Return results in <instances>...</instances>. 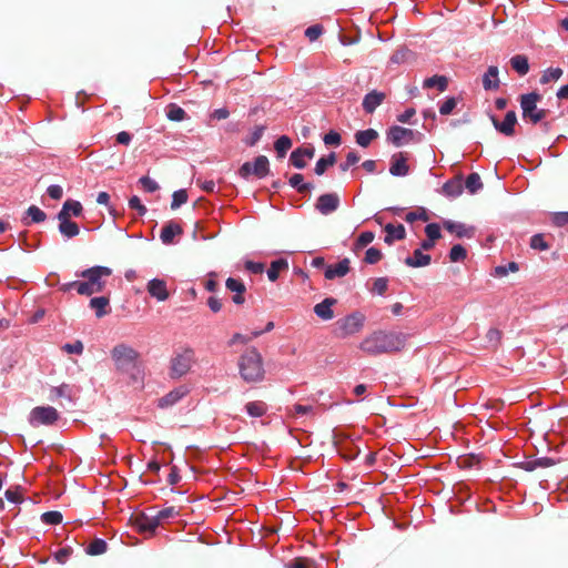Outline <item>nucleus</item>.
Segmentation results:
<instances>
[{"instance_id":"nucleus-1","label":"nucleus","mask_w":568,"mask_h":568,"mask_svg":"<svg viewBox=\"0 0 568 568\" xmlns=\"http://www.w3.org/2000/svg\"><path fill=\"white\" fill-rule=\"evenodd\" d=\"M405 342L402 333L377 331L364 338L359 348L369 355H379L399 351Z\"/></svg>"},{"instance_id":"nucleus-2","label":"nucleus","mask_w":568,"mask_h":568,"mask_svg":"<svg viewBox=\"0 0 568 568\" xmlns=\"http://www.w3.org/2000/svg\"><path fill=\"white\" fill-rule=\"evenodd\" d=\"M112 275V268L104 265H94L75 272L77 277L83 278L82 295L92 296L102 293L106 287V278Z\"/></svg>"},{"instance_id":"nucleus-3","label":"nucleus","mask_w":568,"mask_h":568,"mask_svg":"<svg viewBox=\"0 0 568 568\" xmlns=\"http://www.w3.org/2000/svg\"><path fill=\"white\" fill-rule=\"evenodd\" d=\"M111 357L118 371L130 373L134 382L139 381L141 368L138 364L139 353L134 348L125 344H118L112 348Z\"/></svg>"},{"instance_id":"nucleus-4","label":"nucleus","mask_w":568,"mask_h":568,"mask_svg":"<svg viewBox=\"0 0 568 568\" xmlns=\"http://www.w3.org/2000/svg\"><path fill=\"white\" fill-rule=\"evenodd\" d=\"M241 377L247 383L260 382L264 377L262 355L255 347L247 348L239 359Z\"/></svg>"},{"instance_id":"nucleus-5","label":"nucleus","mask_w":568,"mask_h":568,"mask_svg":"<svg viewBox=\"0 0 568 568\" xmlns=\"http://www.w3.org/2000/svg\"><path fill=\"white\" fill-rule=\"evenodd\" d=\"M541 100V94L532 91L520 95V108L523 110V118L529 120L531 123L537 124L541 122L546 115V109H538L537 103Z\"/></svg>"},{"instance_id":"nucleus-6","label":"nucleus","mask_w":568,"mask_h":568,"mask_svg":"<svg viewBox=\"0 0 568 568\" xmlns=\"http://www.w3.org/2000/svg\"><path fill=\"white\" fill-rule=\"evenodd\" d=\"M270 173V161L265 155H257L253 162H244L237 170L239 176L245 181H248L253 175L256 179H264Z\"/></svg>"},{"instance_id":"nucleus-7","label":"nucleus","mask_w":568,"mask_h":568,"mask_svg":"<svg viewBox=\"0 0 568 568\" xmlns=\"http://www.w3.org/2000/svg\"><path fill=\"white\" fill-rule=\"evenodd\" d=\"M386 139L396 148L407 144L409 141L422 142L424 134L419 131L407 129L400 125H392L386 133Z\"/></svg>"},{"instance_id":"nucleus-8","label":"nucleus","mask_w":568,"mask_h":568,"mask_svg":"<svg viewBox=\"0 0 568 568\" xmlns=\"http://www.w3.org/2000/svg\"><path fill=\"white\" fill-rule=\"evenodd\" d=\"M365 316L361 312H353L336 322V335L342 338L354 335L363 328Z\"/></svg>"},{"instance_id":"nucleus-9","label":"nucleus","mask_w":568,"mask_h":568,"mask_svg":"<svg viewBox=\"0 0 568 568\" xmlns=\"http://www.w3.org/2000/svg\"><path fill=\"white\" fill-rule=\"evenodd\" d=\"M193 362L194 351L191 347H186L182 353H176L175 356L171 358L170 377L178 379L186 375Z\"/></svg>"},{"instance_id":"nucleus-10","label":"nucleus","mask_w":568,"mask_h":568,"mask_svg":"<svg viewBox=\"0 0 568 568\" xmlns=\"http://www.w3.org/2000/svg\"><path fill=\"white\" fill-rule=\"evenodd\" d=\"M59 419V412L52 406H37L29 415V423L37 427L40 425L50 426Z\"/></svg>"},{"instance_id":"nucleus-11","label":"nucleus","mask_w":568,"mask_h":568,"mask_svg":"<svg viewBox=\"0 0 568 568\" xmlns=\"http://www.w3.org/2000/svg\"><path fill=\"white\" fill-rule=\"evenodd\" d=\"M489 119L498 133L509 138L515 135L517 114L514 110L507 111L503 121H499L494 114H490Z\"/></svg>"},{"instance_id":"nucleus-12","label":"nucleus","mask_w":568,"mask_h":568,"mask_svg":"<svg viewBox=\"0 0 568 568\" xmlns=\"http://www.w3.org/2000/svg\"><path fill=\"white\" fill-rule=\"evenodd\" d=\"M341 205L339 195L335 192L321 194L315 202V210L322 215H329Z\"/></svg>"},{"instance_id":"nucleus-13","label":"nucleus","mask_w":568,"mask_h":568,"mask_svg":"<svg viewBox=\"0 0 568 568\" xmlns=\"http://www.w3.org/2000/svg\"><path fill=\"white\" fill-rule=\"evenodd\" d=\"M315 155V148L312 144L306 146L296 148L290 155V164L297 170L306 168L307 163L305 159H313Z\"/></svg>"},{"instance_id":"nucleus-14","label":"nucleus","mask_w":568,"mask_h":568,"mask_svg":"<svg viewBox=\"0 0 568 568\" xmlns=\"http://www.w3.org/2000/svg\"><path fill=\"white\" fill-rule=\"evenodd\" d=\"M146 291L149 295L155 298L158 302H164L170 297L166 282L162 278H151L146 284Z\"/></svg>"},{"instance_id":"nucleus-15","label":"nucleus","mask_w":568,"mask_h":568,"mask_svg":"<svg viewBox=\"0 0 568 568\" xmlns=\"http://www.w3.org/2000/svg\"><path fill=\"white\" fill-rule=\"evenodd\" d=\"M443 226L447 232L455 234L459 239H471L475 235V227L462 222L445 220Z\"/></svg>"},{"instance_id":"nucleus-16","label":"nucleus","mask_w":568,"mask_h":568,"mask_svg":"<svg viewBox=\"0 0 568 568\" xmlns=\"http://www.w3.org/2000/svg\"><path fill=\"white\" fill-rule=\"evenodd\" d=\"M389 173L393 176L403 178L409 173V166L407 164V156L404 152H398L392 155Z\"/></svg>"},{"instance_id":"nucleus-17","label":"nucleus","mask_w":568,"mask_h":568,"mask_svg":"<svg viewBox=\"0 0 568 568\" xmlns=\"http://www.w3.org/2000/svg\"><path fill=\"white\" fill-rule=\"evenodd\" d=\"M189 393V388L186 386H179L158 400V407L165 409L169 407L174 406L176 403H179L184 396H186Z\"/></svg>"},{"instance_id":"nucleus-18","label":"nucleus","mask_w":568,"mask_h":568,"mask_svg":"<svg viewBox=\"0 0 568 568\" xmlns=\"http://www.w3.org/2000/svg\"><path fill=\"white\" fill-rule=\"evenodd\" d=\"M351 261L348 257H344L336 264H329L325 267L324 276L326 280H334L337 277H344L351 270Z\"/></svg>"},{"instance_id":"nucleus-19","label":"nucleus","mask_w":568,"mask_h":568,"mask_svg":"<svg viewBox=\"0 0 568 568\" xmlns=\"http://www.w3.org/2000/svg\"><path fill=\"white\" fill-rule=\"evenodd\" d=\"M55 217L59 221L58 230L63 237L73 239L80 233L79 225L64 214H57Z\"/></svg>"},{"instance_id":"nucleus-20","label":"nucleus","mask_w":568,"mask_h":568,"mask_svg":"<svg viewBox=\"0 0 568 568\" xmlns=\"http://www.w3.org/2000/svg\"><path fill=\"white\" fill-rule=\"evenodd\" d=\"M384 100L385 93L377 90H372L368 93H366L363 98V110L366 113L372 114L383 103Z\"/></svg>"},{"instance_id":"nucleus-21","label":"nucleus","mask_w":568,"mask_h":568,"mask_svg":"<svg viewBox=\"0 0 568 568\" xmlns=\"http://www.w3.org/2000/svg\"><path fill=\"white\" fill-rule=\"evenodd\" d=\"M225 286L229 291L234 292L232 301L236 305H241L244 303V293L246 291V286L241 278L229 277L225 282Z\"/></svg>"},{"instance_id":"nucleus-22","label":"nucleus","mask_w":568,"mask_h":568,"mask_svg":"<svg viewBox=\"0 0 568 568\" xmlns=\"http://www.w3.org/2000/svg\"><path fill=\"white\" fill-rule=\"evenodd\" d=\"M182 227L174 221H169L163 225L160 232V240L165 245H171L174 243V239L182 234Z\"/></svg>"},{"instance_id":"nucleus-23","label":"nucleus","mask_w":568,"mask_h":568,"mask_svg":"<svg viewBox=\"0 0 568 568\" xmlns=\"http://www.w3.org/2000/svg\"><path fill=\"white\" fill-rule=\"evenodd\" d=\"M337 303L334 297H325L314 306V313L323 321H329L334 317L333 306Z\"/></svg>"},{"instance_id":"nucleus-24","label":"nucleus","mask_w":568,"mask_h":568,"mask_svg":"<svg viewBox=\"0 0 568 568\" xmlns=\"http://www.w3.org/2000/svg\"><path fill=\"white\" fill-rule=\"evenodd\" d=\"M499 85V69L497 65H489L483 75V88L486 91H496Z\"/></svg>"},{"instance_id":"nucleus-25","label":"nucleus","mask_w":568,"mask_h":568,"mask_svg":"<svg viewBox=\"0 0 568 568\" xmlns=\"http://www.w3.org/2000/svg\"><path fill=\"white\" fill-rule=\"evenodd\" d=\"M384 231L386 233L384 242L388 245H392L395 241H400L406 237L405 226L400 223L396 225L393 223H387L384 226Z\"/></svg>"},{"instance_id":"nucleus-26","label":"nucleus","mask_w":568,"mask_h":568,"mask_svg":"<svg viewBox=\"0 0 568 568\" xmlns=\"http://www.w3.org/2000/svg\"><path fill=\"white\" fill-rule=\"evenodd\" d=\"M110 298L109 296H93L89 301V307L95 312V316L101 318L110 312Z\"/></svg>"},{"instance_id":"nucleus-27","label":"nucleus","mask_w":568,"mask_h":568,"mask_svg":"<svg viewBox=\"0 0 568 568\" xmlns=\"http://www.w3.org/2000/svg\"><path fill=\"white\" fill-rule=\"evenodd\" d=\"M160 525H161V523L158 519L156 515L149 516L146 514H141L136 518V526H138L139 530L142 532L154 534Z\"/></svg>"},{"instance_id":"nucleus-28","label":"nucleus","mask_w":568,"mask_h":568,"mask_svg":"<svg viewBox=\"0 0 568 568\" xmlns=\"http://www.w3.org/2000/svg\"><path fill=\"white\" fill-rule=\"evenodd\" d=\"M432 262V256L422 251V248H416L413 252V255L407 256L404 263L409 267H425L429 265Z\"/></svg>"},{"instance_id":"nucleus-29","label":"nucleus","mask_w":568,"mask_h":568,"mask_svg":"<svg viewBox=\"0 0 568 568\" xmlns=\"http://www.w3.org/2000/svg\"><path fill=\"white\" fill-rule=\"evenodd\" d=\"M464 191V185L462 183V178L450 179L446 181L442 186V192L445 196L450 199H456L462 195Z\"/></svg>"},{"instance_id":"nucleus-30","label":"nucleus","mask_w":568,"mask_h":568,"mask_svg":"<svg viewBox=\"0 0 568 568\" xmlns=\"http://www.w3.org/2000/svg\"><path fill=\"white\" fill-rule=\"evenodd\" d=\"M416 59L415 53L405 45L399 47L390 57L389 63L402 64L413 63Z\"/></svg>"},{"instance_id":"nucleus-31","label":"nucleus","mask_w":568,"mask_h":568,"mask_svg":"<svg viewBox=\"0 0 568 568\" xmlns=\"http://www.w3.org/2000/svg\"><path fill=\"white\" fill-rule=\"evenodd\" d=\"M83 213V206L82 204L72 199H68L63 204L61 210L57 214H64L68 219H71L72 216L79 217Z\"/></svg>"},{"instance_id":"nucleus-32","label":"nucleus","mask_w":568,"mask_h":568,"mask_svg":"<svg viewBox=\"0 0 568 568\" xmlns=\"http://www.w3.org/2000/svg\"><path fill=\"white\" fill-rule=\"evenodd\" d=\"M354 138L361 148H368L378 138V132L372 128L359 130L355 133Z\"/></svg>"},{"instance_id":"nucleus-33","label":"nucleus","mask_w":568,"mask_h":568,"mask_svg":"<svg viewBox=\"0 0 568 568\" xmlns=\"http://www.w3.org/2000/svg\"><path fill=\"white\" fill-rule=\"evenodd\" d=\"M556 464L551 457H538L534 460L523 462L520 468L526 471H534L537 468H547Z\"/></svg>"},{"instance_id":"nucleus-34","label":"nucleus","mask_w":568,"mask_h":568,"mask_svg":"<svg viewBox=\"0 0 568 568\" xmlns=\"http://www.w3.org/2000/svg\"><path fill=\"white\" fill-rule=\"evenodd\" d=\"M336 161L337 155L335 152H329L327 155L321 156L315 163L314 173L318 176L323 175Z\"/></svg>"},{"instance_id":"nucleus-35","label":"nucleus","mask_w":568,"mask_h":568,"mask_svg":"<svg viewBox=\"0 0 568 568\" xmlns=\"http://www.w3.org/2000/svg\"><path fill=\"white\" fill-rule=\"evenodd\" d=\"M288 268V261L284 257L276 258L271 262L270 267L266 271L267 278L271 282H276L280 276L281 271H285Z\"/></svg>"},{"instance_id":"nucleus-36","label":"nucleus","mask_w":568,"mask_h":568,"mask_svg":"<svg viewBox=\"0 0 568 568\" xmlns=\"http://www.w3.org/2000/svg\"><path fill=\"white\" fill-rule=\"evenodd\" d=\"M26 217L22 219V223L24 225H29L31 223H42L47 219V214L37 205H30L26 211Z\"/></svg>"},{"instance_id":"nucleus-37","label":"nucleus","mask_w":568,"mask_h":568,"mask_svg":"<svg viewBox=\"0 0 568 568\" xmlns=\"http://www.w3.org/2000/svg\"><path fill=\"white\" fill-rule=\"evenodd\" d=\"M288 184L300 193L311 192L314 189V184L311 182H305L304 175L301 173L292 174L288 180Z\"/></svg>"},{"instance_id":"nucleus-38","label":"nucleus","mask_w":568,"mask_h":568,"mask_svg":"<svg viewBox=\"0 0 568 568\" xmlns=\"http://www.w3.org/2000/svg\"><path fill=\"white\" fill-rule=\"evenodd\" d=\"M423 87L426 89L436 88L439 92H444L448 87V78L442 74H435L424 80Z\"/></svg>"},{"instance_id":"nucleus-39","label":"nucleus","mask_w":568,"mask_h":568,"mask_svg":"<svg viewBox=\"0 0 568 568\" xmlns=\"http://www.w3.org/2000/svg\"><path fill=\"white\" fill-rule=\"evenodd\" d=\"M511 68L521 77L529 72V61L525 54H516L510 58Z\"/></svg>"},{"instance_id":"nucleus-40","label":"nucleus","mask_w":568,"mask_h":568,"mask_svg":"<svg viewBox=\"0 0 568 568\" xmlns=\"http://www.w3.org/2000/svg\"><path fill=\"white\" fill-rule=\"evenodd\" d=\"M292 145L293 141L288 135L283 134L278 136L274 142V150L276 152L277 159L285 158Z\"/></svg>"},{"instance_id":"nucleus-41","label":"nucleus","mask_w":568,"mask_h":568,"mask_svg":"<svg viewBox=\"0 0 568 568\" xmlns=\"http://www.w3.org/2000/svg\"><path fill=\"white\" fill-rule=\"evenodd\" d=\"M480 175L476 172L470 173L465 181L464 187L469 194H477L483 189Z\"/></svg>"},{"instance_id":"nucleus-42","label":"nucleus","mask_w":568,"mask_h":568,"mask_svg":"<svg viewBox=\"0 0 568 568\" xmlns=\"http://www.w3.org/2000/svg\"><path fill=\"white\" fill-rule=\"evenodd\" d=\"M108 550V542L103 538H94L87 547L85 552L90 556H99Z\"/></svg>"},{"instance_id":"nucleus-43","label":"nucleus","mask_w":568,"mask_h":568,"mask_svg":"<svg viewBox=\"0 0 568 568\" xmlns=\"http://www.w3.org/2000/svg\"><path fill=\"white\" fill-rule=\"evenodd\" d=\"M267 410V405L261 400L248 402L245 405V412L251 417H262Z\"/></svg>"},{"instance_id":"nucleus-44","label":"nucleus","mask_w":568,"mask_h":568,"mask_svg":"<svg viewBox=\"0 0 568 568\" xmlns=\"http://www.w3.org/2000/svg\"><path fill=\"white\" fill-rule=\"evenodd\" d=\"M166 116L171 121L181 122L187 118V114L183 108L175 103H171L166 108Z\"/></svg>"},{"instance_id":"nucleus-45","label":"nucleus","mask_w":568,"mask_h":568,"mask_svg":"<svg viewBox=\"0 0 568 568\" xmlns=\"http://www.w3.org/2000/svg\"><path fill=\"white\" fill-rule=\"evenodd\" d=\"M265 130H266V125H264V124L255 125L253 131L251 132V134L243 139V142L247 146L256 145L260 142V140L262 139Z\"/></svg>"},{"instance_id":"nucleus-46","label":"nucleus","mask_w":568,"mask_h":568,"mask_svg":"<svg viewBox=\"0 0 568 568\" xmlns=\"http://www.w3.org/2000/svg\"><path fill=\"white\" fill-rule=\"evenodd\" d=\"M374 239H375V234L372 231H365V232L361 233L354 243L353 251L357 252V251L366 247L374 241Z\"/></svg>"},{"instance_id":"nucleus-47","label":"nucleus","mask_w":568,"mask_h":568,"mask_svg":"<svg viewBox=\"0 0 568 568\" xmlns=\"http://www.w3.org/2000/svg\"><path fill=\"white\" fill-rule=\"evenodd\" d=\"M62 520H63V516L58 510H49L41 515V521L48 526L59 525L62 523Z\"/></svg>"},{"instance_id":"nucleus-48","label":"nucleus","mask_w":568,"mask_h":568,"mask_svg":"<svg viewBox=\"0 0 568 568\" xmlns=\"http://www.w3.org/2000/svg\"><path fill=\"white\" fill-rule=\"evenodd\" d=\"M562 73L564 71L560 68H548L542 72L539 82L547 84L550 81H557L561 78Z\"/></svg>"},{"instance_id":"nucleus-49","label":"nucleus","mask_w":568,"mask_h":568,"mask_svg":"<svg viewBox=\"0 0 568 568\" xmlns=\"http://www.w3.org/2000/svg\"><path fill=\"white\" fill-rule=\"evenodd\" d=\"M467 251L462 244H454L448 253L450 262H462L466 258Z\"/></svg>"},{"instance_id":"nucleus-50","label":"nucleus","mask_w":568,"mask_h":568,"mask_svg":"<svg viewBox=\"0 0 568 568\" xmlns=\"http://www.w3.org/2000/svg\"><path fill=\"white\" fill-rule=\"evenodd\" d=\"M187 192L184 189H180L173 192L171 209L176 210L187 202Z\"/></svg>"},{"instance_id":"nucleus-51","label":"nucleus","mask_w":568,"mask_h":568,"mask_svg":"<svg viewBox=\"0 0 568 568\" xmlns=\"http://www.w3.org/2000/svg\"><path fill=\"white\" fill-rule=\"evenodd\" d=\"M458 98L456 97H447L440 104H439V113L442 115H449L453 113L455 108L457 106Z\"/></svg>"},{"instance_id":"nucleus-52","label":"nucleus","mask_w":568,"mask_h":568,"mask_svg":"<svg viewBox=\"0 0 568 568\" xmlns=\"http://www.w3.org/2000/svg\"><path fill=\"white\" fill-rule=\"evenodd\" d=\"M338 452L345 459L354 460L359 454V448L353 444H346L341 446Z\"/></svg>"},{"instance_id":"nucleus-53","label":"nucleus","mask_w":568,"mask_h":568,"mask_svg":"<svg viewBox=\"0 0 568 568\" xmlns=\"http://www.w3.org/2000/svg\"><path fill=\"white\" fill-rule=\"evenodd\" d=\"M323 141L327 146L337 148L342 144V136L337 131L329 130L327 133L324 134Z\"/></svg>"},{"instance_id":"nucleus-54","label":"nucleus","mask_w":568,"mask_h":568,"mask_svg":"<svg viewBox=\"0 0 568 568\" xmlns=\"http://www.w3.org/2000/svg\"><path fill=\"white\" fill-rule=\"evenodd\" d=\"M383 257V253L379 248L372 246L365 252L364 262L367 264H376Z\"/></svg>"},{"instance_id":"nucleus-55","label":"nucleus","mask_w":568,"mask_h":568,"mask_svg":"<svg viewBox=\"0 0 568 568\" xmlns=\"http://www.w3.org/2000/svg\"><path fill=\"white\" fill-rule=\"evenodd\" d=\"M19 247L22 251L31 252V251H34V250H37L39 247V242L38 241H36V242L29 241V239L27 236V233L26 232H21L19 234Z\"/></svg>"},{"instance_id":"nucleus-56","label":"nucleus","mask_w":568,"mask_h":568,"mask_svg":"<svg viewBox=\"0 0 568 568\" xmlns=\"http://www.w3.org/2000/svg\"><path fill=\"white\" fill-rule=\"evenodd\" d=\"M425 234H426V237L429 239L430 241H434L436 242L437 240H439L442 237V231H440V226L438 223H428L426 226H425Z\"/></svg>"},{"instance_id":"nucleus-57","label":"nucleus","mask_w":568,"mask_h":568,"mask_svg":"<svg viewBox=\"0 0 568 568\" xmlns=\"http://www.w3.org/2000/svg\"><path fill=\"white\" fill-rule=\"evenodd\" d=\"M129 207L136 211L139 216H144L148 212L146 206L142 203L138 195H133L129 199Z\"/></svg>"},{"instance_id":"nucleus-58","label":"nucleus","mask_w":568,"mask_h":568,"mask_svg":"<svg viewBox=\"0 0 568 568\" xmlns=\"http://www.w3.org/2000/svg\"><path fill=\"white\" fill-rule=\"evenodd\" d=\"M388 287V278L387 277H377L374 280L373 288L371 292L373 294H377L379 296H383Z\"/></svg>"},{"instance_id":"nucleus-59","label":"nucleus","mask_w":568,"mask_h":568,"mask_svg":"<svg viewBox=\"0 0 568 568\" xmlns=\"http://www.w3.org/2000/svg\"><path fill=\"white\" fill-rule=\"evenodd\" d=\"M359 155L356 151H351L346 155V160L342 163H339L338 169L342 172H346L349 170V168L354 164H356L359 161Z\"/></svg>"},{"instance_id":"nucleus-60","label":"nucleus","mask_w":568,"mask_h":568,"mask_svg":"<svg viewBox=\"0 0 568 568\" xmlns=\"http://www.w3.org/2000/svg\"><path fill=\"white\" fill-rule=\"evenodd\" d=\"M139 183L144 189V191L148 193H154L160 189L159 183L155 180H153L146 175L140 178Z\"/></svg>"},{"instance_id":"nucleus-61","label":"nucleus","mask_w":568,"mask_h":568,"mask_svg":"<svg viewBox=\"0 0 568 568\" xmlns=\"http://www.w3.org/2000/svg\"><path fill=\"white\" fill-rule=\"evenodd\" d=\"M529 244H530L531 248L539 250V251H546L549 247L544 235L540 233L534 234L530 237Z\"/></svg>"},{"instance_id":"nucleus-62","label":"nucleus","mask_w":568,"mask_h":568,"mask_svg":"<svg viewBox=\"0 0 568 568\" xmlns=\"http://www.w3.org/2000/svg\"><path fill=\"white\" fill-rule=\"evenodd\" d=\"M324 32V28L321 24H312L305 29V37L310 41L317 40Z\"/></svg>"},{"instance_id":"nucleus-63","label":"nucleus","mask_w":568,"mask_h":568,"mask_svg":"<svg viewBox=\"0 0 568 568\" xmlns=\"http://www.w3.org/2000/svg\"><path fill=\"white\" fill-rule=\"evenodd\" d=\"M62 349L67 352L68 354H75L80 355L83 352V344L81 341H75L73 343H65L62 346Z\"/></svg>"},{"instance_id":"nucleus-64","label":"nucleus","mask_w":568,"mask_h":568,"mask_svg":"<svg viewBox=\"0 0 568 568\" xmlns=\"http://www.w3.org/2000/svg\"><path fill=\"white\" fill-rule=\"evenodd\" d=\"M245 270L252 274H262L264 272V264L262 262H255L252 260H247L244 263Z\"/></svg>"}]
</instances>
